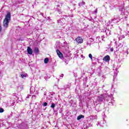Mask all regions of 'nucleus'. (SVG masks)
I'll list each match as a JSON object with an SVG mask.
<instances>
[{"label":"nucleus","instance_id":"17","mask_svg":"<svg viewBox=\"0 0 129 129\" xmlns=\"http://www.w3.org/2000/svg\"><path fill=\"white\" fill-rule=\"evenodd\" d=\"M63 75H61V76H60V77H63Z\"/></svg>","mask_w":129,"mask_h":129},{"label":"nucleus","instance_id":"4","mask_svg":"<svg viewBox=\"0 0 129 129\" xmlns=\"http://www.w3.org/2000/svg\"><path fill=\"white\" fill-rule=\"evenodd\" d=\"M56 53H57V54L58 55V57L59 58H60V59H62V58H63V54H62L60 52V50H59V49L56 50Z\"/></svg>","mask_w":129,"mask_h":129},{"label":"nucleus","instance_id":"13","mask_svg":"<svg viewBox=\"0 0 129 129\" xmlns=\"http://www.w3.org/2000/svg\"><path fill=\"white\" fill-rule=\"evenodd\" d=\"M89 57L90 59H92V54H91V53H90L89 54Z\"/></svg>","mask_w":129,"mask_h":129},{"label":"nucleus","instance_id":"7","mask_svg":"<svg viewBox=\"0 0 129 129\" xmlns=\"http://www.w3.org/2000/svg\"><path fill=\"white\" fill-rule=\"evenodd\" d=\"M34 52L35 54H38L39 53V48L38 47H35Z\"/></svg>","mask_w":129,"mask_h":129},{"label":"nucleus","instance_id":"9","mask_svg":"<svg viewBox=\"0 0 129 129\" xmlns=\"http://www.w3.org/2000/svg\"><path fill=\"white\" fill-rule=\"evenodd\" d=\"M50 106L51 108H55V106H56V104L55 103H52Z\"/></svg>","mask_w":129,"mask_h":129},{"label":"nucleus","instance_id":"14","mask_svg":"<svg viewBox=\"0 0 129 129\" xmlns=\"http://www.w3.org/2000/svg\"><path fill=\"white\" fill-rule=\"evenodd\" d=\"M2 30H3V28L2 27V25H0V33L2 32Z\"/></svg>","mask_w":129,"mask_h":129},{"label":"nucleus","instance_id":"15","mask_svg":"<svg viewBox=\"0 0 129 129\" xmlns=\"http://www.w3.org/2000/svg\"><path fill=\"white\" fill-rule=\"evenodd\" d=\"M113 47H111V48H110V51L111 52H113Z\"/></svg>","mask_w":129,"mask_h":129},{"label":"nucleus","instance_id":"16","mask_svg":"<svg viewBox=\"0 0 129 129\" xmlns=\"http://www.w3.org/2000/svg\"><path fill=\"white\" fill-rule=\"evenodd\" d=\"M82 4H83V5H85V2H82Z\"/></svg>","mask_w":129,"mask_h":129},{"label":"nucleus","instance_id":"3","mask_svg":"<svg viewBox=\"0 0 129 129\" xmlns=\"http://www.w3.org/2000/svg\"><path fill=\"white\" fill-rule=\"evenodd\" d=\"M103 61L105 62H109L110 61V56L109 55H106L103 58Z\"/></svg>","mask_w":129,"mask_h":129},{"label":"nucleus","instance_id":"8","mask_svg":"<svg viewBox=\"0 0 129 129\" xmlns=\"http://www.w3.org/2000/svg\"><path fill=\"white\" fill-rule=\"evenodd\" d=\"M48 62H49V58H48V57H46L44 59V62L45 63V64H47Z\"/></svg>","mask_w":129,"mask_h":129},{"label":"nucleus","instance_id":"1","mask_svg":"<svg viewBox=\"0 0 129 129\" xmlns=\"http://www.w3.org/2000/svg\"><path fill=\"white\" fill-rule=\"evenodd\" d=\"M10 21H11V13L8 12L3 21V27H4V28H6V29L7 28H8L9 23H10Z\"/></svg>","mask_w":129,"mask_h":129},{"label":"nucleus","instance_id":"2","mask_svg":"<svg viewBox=\"0 0 129 129\" xmlns=\"http://www.w3.org/2000/svg\"><path fill=\"white\" fill-rule=\"evenodd\" d=\"M76 41L78 44H82V43H83V39H82V38H81V37L80 36L78 37L76 39Z\"/></svg>","mask_w":129,"mask_h":129},{"label":"nucleus","instance_id":"6","mask_svg":"<svg viewBox=\"0 0 129 129\" xmlns=\"http://www.w3.org/2000/svg\"><path fill=\"white\" fill-rule=\"evenodd\" d=\"M81 118H84V115H80L78 116V117H77L78 120H80V119H81Z\"/></svg>","mask_w":129,"mask_h":129},{"label":"nucleus","instance_id":"12","mask_svg":"<svg viewBox=\"0 0 129 129\" xmlns=\"http://www.w3.org/2000/svg\"><path fill=\"white\" fill-rule=\"evenodd\" d=\"M43 106H47L48 105V103L47 102H44L43 104Z\"/></svg>","mask_w":129,"mask_h":129},{"label":"nucleus","instance_id":"5","mask_svg":"<svg viewBox=\"0 0 129 129\" xmlns=\"http://www.w3.org/2000/svg\"><path fill=\"white\" fill-rule=\"evenodd\" d=\"M27 53L29 54V55H32L33 54V49L29 46L27 47Z\"/></svg>","mask_w":129,"mask_h":129},{"label":"nucleus","instance_id":"11","mask_svg":"<svg viewBox=\"0 0 129 129\" xmlns=\"http://www.w3.org/2000/svg\"><path fill=\"white\" fill-rule=\"evenodd\" d=\"M4 108H0V113L4 112Z\"/></svg>","mask_w":129,"mask_h":129},{"label":"nucleus","instance_id":"10","mask_svg":"<svg viewBox=\"0 0 129 129\" xmlns=\"http://www.w3.org/2000/svg\"><path fill=\"white\" fill-rule=\"evenodd\" d=\"M27 75H27V74H22L21 75V77L22 78H24V77H27Z\"/></svg>","mask_w":129,"mask_h":129}]
</instances>
